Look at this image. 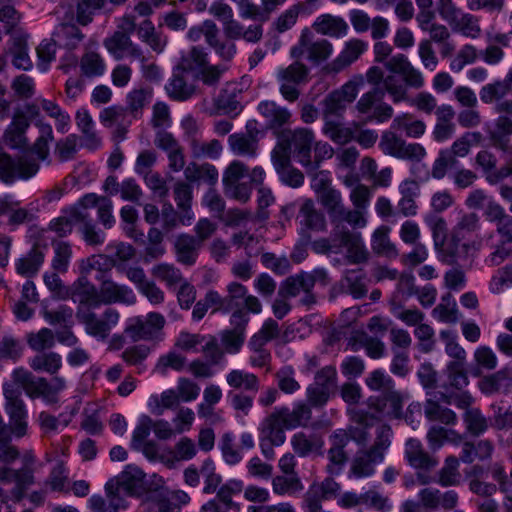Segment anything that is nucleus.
<instances>
[{"mask_svg":"<svg viewBox=\"0 0 512 512\" xmlns=\"http://www.w3.org/2000/svg\"><path fill=\"white\" fill-rule=\"evenodd\" d=\"M405 459L411 467L421 470H430L438 464L436 458L423 450L421 442L413 438L406 442Z\"/></svg>","mask_w":512,"mask_h":512,"instance_id":"26","label":"nucleus"},{"mask_svg":"<svg viewBox=\"0 0 512 512\" xmlns=\"http://www.w3.org/2000/svg\"><path fill=\"white\" fill-rule=\"evenodd\" d=\"M79 67L81 74L87 78L100 77L106 70L104 59L94 51H88L82 55Z\"/></svg>","mask_w":512,"mask_h":512,"instance_id":"38","label":"nucleus"},{"mask_svg":"<svg viewBox=\"0 0 512 512\" xmlns=\"http://www.w3.org/2000/svg\"><path fill=\"white\" fill-rule=\"evenodd\" d=\"M279 335L280 326L278 322L272 318H268L264 321L259 331L251 337L249 345L255 347L265 346L268 342L277 339Z\"/></svg>","mask_w":512,"mask_h":512,"instance_id":"46","label":"nucleus"},{"mask_svg":"<svg viewBox=\"0 0 512 512\" xmlns=\"http://www.w3.org/2000/svg\"><path fill=\"white\" fill-rule=\"evenodd\" d=\"M438 12L442 19L465 33L477 27L475 17L457 8L452 0H438Z\"/></svg>","mask_w":512,"mask_h":512,"instance_id":"20","label":"nucleus"},{"mask_svg":"<svg viewBox=\"0 0 512 512\" xmlns=\"http://www.w3.org/2000/svg\"><path fill=\"white\" fill-rule=\"evenodd\" d=\"M344 239L346 241L345 253L342 257L332 258L331 263L333 265L365 263L368 260V252L362 238L357 234L347 232Z\"/></svg>","mask_w":512,"mask_h":512,"instance_id":"22","label":"nucleus"},{"mask_svg":"<svg viewBox=\"0 0 512 512\" xmlns=\"http://www.w3.org/2000/svg\"><path fill=\"white\" fill-rule=\"evenodd\" d=\"M272 489L277 495L301 491L303 485L298 475H278L272 479Z\"/></svg>","mask_w":512,"mask_h":512,"instance_id":"62","label":"nucleus"},{"mask_svg":"<svg viewBox=\"0 0 512 512\" xmlns=\"http://www.w3.org/2000/svg\"><path fill=\"white\" fill-rule=\"evenodd\" d=\"M226 382L233 389L256 391L259 387V380L255 374L240 369H233L228 372Z\"/></svg>","mask_w":512,"mask_h":512,"instance_id":"40","label":"nucleus"},{"mask_svg":"<svg viewBox=\"0 0 512 512\" xmlns=\"http://www.w3.org/2000/svg\"><path fill=\"white\" fill-rule=\"evenodd\" d=\"M13 482L15 487L10 492L11 498L15 502H20L27 489L35 483V477L30 470L12 469L8 466L0 467V483L6 485Z\"/></svg>","mask_w":512,"mask_h":512,"instance_id":"18","label":"nucleus"},{"mask_svg":"<svg viewBox=\"0 0 512 512\" xmlns=\"http://www.w3.org/2000/svg\"><path fill=\"white\" fill-rule=\"evenodd\" d=\"M392 126L397 131L411 138H419L426 131L425 123L422 120L414 119V116L409 113L397 116L393 120Z\"/></svg>","mask_w":512,"mask_h":512,"instance_id":"36","label":"nucleus"},{"mask_svg":"<svg viewBox=\"0 0 512 512\" xmlns=\"http://www.w3.org/2000/svg\"><path fill=\"white\" fill-rule=\"evenodd\" d=\"M175 389H167L163 391L159 396L151 398L149 406L152 413L161 415L165 409H171L180 403Z\"/></svg>","mask_w":512,"mask_h":512,"instance_id":"58","label":"nucleus"},{"mask_svg":"<svg viewBox=\"0 0 512 512\" xmlns=\"http://www.w3.org/2000/svg\"><path fill=\"white\" fill-rule=\"evenodd\" d=\"M384 67L389 72L386 76L380 67L372 66L366 72V79L373 85L383 83L394 103L406 100L407 87L420 89L425 84L422 72L404 54L392 56L384 63Z\"/></svg>","mask_w":512,"mask_h":512,"instance_id":"2","label":"nucleus"},{"mask_svg":"<svg viewBox=\"0 0 512 512\" xmlns=\"http://www.w3.org/2000/svg\"><path fill=\"white\" fill-rule=\"evenodd\" d=\"M27 345L36 352H44L55 345V334L49 328H42L26 335Z\"/></svg>","mask_w":512,"mask_h":512,"instance_id":"45","label":"nucleus"},{"mask_svg":"<svg viewBox=\"0 0 512 512\" xmlns=\"http://www.w3.org/2000/svg\"><path fill=\"white\" fill-rule=\"evenodd\" d=\"M508 95H512V72L508 80L486 84L479 93L480 100L485 104L499 101Z\"/></svg>","mask_w":512,"mask_h":512,"instance_id":"34","label":"nucleus"},{"mask_svg":"<svg viewBox=\"0 0 512 512\" xmlns=\"http://www.w3.org/2000/svg\"><path fill=\"white\" fill-rule=\"evenodd\" d=\"M348 345L352 351L364 348L366 355L371 359H380L385 355V344L380 339L363 331L353 333L349 338Z\"/></svg>","mask_w":512,"mask_h":512,"instance_id":"25","label":"nucleus"},{"mask_svg":"<svg viewBox=\"0 0 512 512\" xmlns=\"http://www.w3.org/2000/svg\"><path fill=\"white\" fill-rule=\"evenodd\" d=\"M200 244L194 236L181 234L175 242L177 260L187 266L196 262Z\"/></svg>","mask_w":512,"mask_h":512,"instance_id":"28","label":"nucleus"},{"mask_svg":"<svg viewBox=\"0 0 512 512\" xmlns=\"http://www.w3.org/2000/svg\"><path fill=\"white\" fill-rule=\"evenodd\" d=\"M367 408L350 409V417L354 423L374 425L376 421L401 418L403 412V396L392 389L379 396H371L367 400Z\"/></svg>","mask_w":512,"mask_h":512,"instance_id":"6","label":"nucleus"},{"mask_svg":"<svg viewBox=\"0 0 512 512\" xmlns=\"http://www.w3.org/2000/svg\"><path fill=\"white\" fill-rule=\"evenodd\" d=\"M77 316L85 326L86 332L100 340L109 337L112 328L118 324L120 319L119 312L114 308H107L101 317L90 310L78 312Z\"/></svg>","mask_w":512,"mask_h":512,"instance_id":"9","label":"nucleus"},{"mask_svg":"<svg viewBox=\"0 0 512 512\" xmlns=\"http://www.w3.org/2000/svg\"><path fill=\"white\" fill-rule=\"evenodd\" d=\"M243 490V482L240 480H229L217 491V499L223 503L227 509L235 508L239 510V505L233 501V496L238 495Z\"/></svg>","mask_w":512,"mask_h":512,"instance_id":"59","label":"nucleus"},{"mask_svg":"<svg viewBox=\"0 0 512 512\" xmlns=\"http://www.w3.org/2000/svg\"><path fill=\"white\" fill-rule=\"evenodd\" d=\"M229 148L237 156L254 157L258 150V142L243 133H235L228 138Z\"/></svg>","mask_w":512,"mask_h":512,"instance_id":"39","label":"nucleus"},{"mask_svg":"<svg viewBox=\"0 0 512 512\" xmlns=\"http://www.w3.org/2000/svg\"><path fill=\"white\" fill-rule=\"evenodd\" d=\"M366 275L363 269H351L345 272L344 279L347 283L350 294L354 298H362L367 293L365 284Z\"/></svg>","mask_w":512,"mask_h":512,"instance_id":"57","label":"nucleus"},{"mask_svg":"<svg viewBox=\"0 0 512 512\" xmlns=\"http://www.w3.org/2000/svg\"><path fill=\"white\" fill-rule=\"evenodd\" d=\"M29 366L36 372L55 375L62 367V357L56 352H42L31 358Z\"/></svg>","mask_w":512,"mask_h":512,"instance_id":"33","label":"nucleus"},{"mask_svg":"<svg viewBox=\"0 0 512 512\" xmlns=\"http://www.w3.org/2000/svg\"><path fill=\"white\" fill-rule=\"evenodd\" d=\"M75 294L79 297V302L89 307L100 305L99 292L95 286L85 276H81L74 284Z\"/></svg>","mask_w":512,"mask_h":512,"instance_id":"44","label":"nucleus"},{"mask_svg":"<svg viewBox=\"0 0 512 512\" xmlns=\"http://www.w3.org/2000/svg\"><path fill=\"white\" fill-rule=\"evenodd\" d=\"M99 300L100 304L132 305L136 302V294L129 286L116 282L110 276H103L100 279Z\"/></svg>","mask_w":512,"mask_h":512,"instance_id":"13","label":"nucleus"},{"mask_svg":"<svg viewBox=\"0 0 512 512\" xmlns=\"http://www.w3.org/2000/svg\"><path fill=\"white\" fill-rule=\"evenodd\" d=\"M205 340L206 336L202 334L181 331L175 339L174 347L182 352L196 353L199 351L198 347L201 346Z\"/></svg>","mask_w":512,"mask_h":512,"instance_id":"61","label":"nucleus"},{"mask_svg":"<svg viewBox=\"0 0 512 512\" xmlns=\"http://www.w3.org/2000/svg\"><path fill=\"white\" fill-rule=\"evenodd\" d=\"M99 120L104 127L113 128L112 135L115 140L122 141L126 138L131 124L126 108L118 105L106 107L100 112Z\"/></svg>","mask_w":512,"mask_h":512,"instance_id":"19","label":"nucleus"},{"mask_svg":"<svg viewBox=\"0 0 512 512\" xmlns=\"http://www.w3.org/2000/svg\"><path fill=\"white\" fill-rule=\"evenodd\" d=\"M424 415L431 422H440L445 425H455L457 423L456 413L437 401L427 399L424 404Z\"/></svg>","mask_w":512,"mask_h":512,"instance_id":"35","label":"nucleus"},{"mask_svg":"<svg viewBox=\"0 0 512 512\" xmlns=\"http://www.w3.org/2000/svg\"><path fill=\"white\" fill-rule=\"evenodd\" d=\"M485 131L489 137L491 145L504 152L512 153V118L506 115H500L493 121L485 124Z\"/></svg>","mask_w":512,"mask_h":512,"instance_id":"15","label":"nucleus"},{"mask_svg":"<svg viewBox=\"0 0 512 512\" xmlns=\"http://www.w3.org/2000/svg\"><path fill=\"white\" fill-rule=\"evenodd\" d=\"M367 44L359 39H354L346 43L340 54L325 66H322V73H338L353 62H355L365 51Z\"/></svg>","mask_w":512,"mask_h":512,"instance_id":"21","label":"nucleus"},{"mask_svg":"<svg viewBox=\"0 0 512 512\" xmlns=\"http://www.w3.org/2000/svg\"><path fill=\"white\" fill-rule=\"evenodd\" d=\"M184 175L189 182L203 181L214 185L218 181L219 173L217 168L210 163H190L184 170Z\"/></svg>","mask_w":512,"mask_h":512,"instance_id":"32","label":"nucleus"},{"mask_svg":"<svg viewBox=\"0 0 512 512\" xmlns=\"http://www.w3.org/2000/svg\"><path fill=\"white\" fill-rule=\"evenodd\" d=\"M494 446L489 440H480L477 443L465 442L460 453V460L464 463H472L477 460L490 459Z\"/></svg>","mask_w":512,"mask_h":512,"instance_id":"30","label":"nucleus"},{"mask_svg":"<svg viewBox=\"0 0 512 512\" xmlns=\"http://www.w3.org/2000/svg\"><path fill=\"white\" fill-rule=\"evenodd\" d=\"M5 398V409L10 417L11 426L3 424L0 426V445L12 442V434L21 438L27 433V422L25 420L27 411L21 392L12 384L3 385Z\"/></svg>","mask_w":512,"mask_h":512,"instance_id":"8","label":"nucleus"},{"mask_svg":"<svg viewBox=\"0 0 512 512\" xmlns=\"http://www.w3.org/2000/svg\"><path fill=\"white\" fill-rule=\"evenodd\" d=\"M187 366L188 360L184 355L176 351H170L159 358L156 369L161 374H166L170 369L180 372L187 369Z\"/></svg>","mask_w":512,"mask_h":512,"instance_id":"53","label":"nucleus"},{"mask_svg":"<svg viewBox=\"0 0 512 512\" xmlns=\"http://www.w3.org/2000/svg\"><path fill=\"white\" fill-rule=\"evenodd\" d=\"M320 23L315 21L310 27L302 30L299 43L291 50L294 58L306 57L308 60L318 63L320 58Z\"/></svg>","mask_w":512,"mask_h":512,"instance_id":"14","label":"nucleus"},{"mask_svg":"<svg viewBox=\"0 0 512 512\" xmlns=\"http://www.w3.org/2000/svg\"><path fill=\"white\" fill-rule=\"evenodd\" d=\"M146 474L137 466L128 465L119 477L113 478L119 481L121 493L145 484Z\"/></svg>","mask_w":512,"mask_h":512,"instance_id":"51","label":"nucleus"},{"mask_svg":"<svg viewBox=\"0 0 512 512\" xmlns=\"http://www.w3.org/2000/svg\"><path fill=\"white\" fill-rule=\"evenodd\" d=\"M314 142V136L308 129H297L291 133L290 146L293 147L299 162L306 168L307 173L317 177V168L319 157L315 152L312 159L311 148Z\"/></svg>","mask_w":512,"mask_h":512,"instance_id":"11","label":"nucleus"},{"mask_svg":"<svg viewBox=\"0 0 512 512\" xmlns=\"http://www.w3.org/2000/svg\"><path fill=\"white\" fill-rule=\"evenodd\" d=\"M417 496L424 512H434L439 508L452 510L458 503V494L454 490L442 493L438 489L427 487L421 489Z\"/></svg>","mask_w":512,"mask_h":512,"instance_id":"16","label":"nucleus"},{"mask_svg":"<svg viewBox=\"0 0 512 512\" xmlns=\"http://www.w3.org/2000/svg\"><path fill=\"white\" fill-rule=\"evenodd\" d=\"M154 278L164 282L168 288L176 287L184 280L181 271L172 264L160 263L151 269Z\"/></svg>","mask_w":512,"mask_h":512,"instance_id":"43","label":"nucleus"},{"mask_svg":"<svg viewBox=\"0 0 512 512\" xmlns=\"http://www.w3.org/2000/svg\"><path fill=\"white\" fill-rule=\"evenodd\" d=\"M11 382L19 390H24L31 399L42 397L50 403L56 402V395L66 387V382L62 377H53L48 381L44 377H36L33 373L23 367L14 369L11 373ZM22 393V391H20Z\"/></svg>","mask_w":512,"mask_h":512,"instance_id":"7","label":"nucleus"},{"mask_svg":"<svg viewBox=\"0 0 512 512\" xmlns=\"http://www.w3.org/2000/svg\"><path fill=\"white\" fill-rule=\"evenodd\" d=\"M463 421L467 432L472 436H480L488 429L487 419L477 408L465 411Z\"/></svg>","mask_w":512,"mask_h":512,"instance_id":"54","label":"nucleus"},{"mask_svg":"<svg viewBox=\"0 0 512 512\" xmlns=\"http://www.w3.org/2000/svg\"><path fill=\"white\" fill-rule=\"evenodd\" d=\"M220 338L224 353L236 354L244 344L245 332L242 329H227L222 331Z\"/></svg>","mask_w":512,"mask_h":512,"instance_id":"63","label":"nucleus"},{"mask_svg":"<svg viewBox=\"0 0 512 512\" xmlns=\"http://www.w3.org/2000/svg\"><path fill=\"white\" fill-rule=\"evenodd\" d=\"M459 161L448 149L441 150L434 160L431 175L434 179H443L449 170L456 169Z\"/></svg>","mask_w":512,"mask_h":512,"instance_id":"47","label":"nucleus"},{"mask_svg":"<svg viewBox=\"0 0 512 512\" xmlns=\"http://www.w3.org/2000/svg\"><path fill=\"white\" fill-rule=\"evenodd\" d=\"M259 113L266 119L267 124L271 128H278L286 124L290 118L291 113L273 101H263L258 105Z\"/></svg>","mask_w":512,"mask_h":512,"instance_id":"31","label":"nucleus"},{"mask_svg":"<svg viewBox=\"0 0 512 512\" xmlns=\"http://www.w3.org/2000/svg\"><path fill=\"white\" fill-rule=\"evenodd\" d=\"M39 170L35 160L25 157L12 158L7 153L0 154V180L11 184L17 179H29Z\"/></svg>","mask_w":512,"mask_h":512,"instance_id":"10","label":"nucleus"},{"mask_svg":"<svg viewBox=\"0 0 512 512\" xmlns=\"http://www.w3.org/2000/svg\"><path fill=\"white\" fill-rule=\"evenodd\" d=\"M35 126L39 129V136L32 146V152L40 160H46L49 156V144L54 139L52 127L42 120L36 121Z\"/></svg>","mask_w":512,"mask_h":512,"instance_id":"41","label":"nucleus"},{"mask_svg":"<svg viewBox=\"0 0 512 512\" xmlns=\"http://www.w3.org/2000/svg\"><path fill=\"white\" fill-rule=\"evenodd\" d=\"M398 189L401 195L397 203L398 213L404 217L415 216L418 213L416 199L420 196L419 183L414 179H405Z\"/></svg>","mask_w":512,"mask_h":512,"instance_id":"23","label":"nucleus"},{"mask_svg":"<svg viewBox=\"0 0 512 512\" xmlns=\"http://www.w3.org/2000/svg\"><path fill=\"white\" fill-rule=\"evenodd\" d=\"M459 459L455 456L446 458L444 466L438 473V481L442 487L455 486L460 482Z\"/></svg>","mask_w":512,"mask_h":512,"instance_id":"48","label":"nucleus"},{"mask_svg":"<svg viewBox=\"0 0 512 512\" xmlns=\"http://www.w3.org/2000/svg\"><path fill=\"white\" fill-rule=\"evenodd\" d=\"M103 45L108 53L116 60H122L125 57L145 62L143 50L133 42L131 36L121 31H114L106 37Z\"/></svg>","mask_w":512,"mask_h":512,"instance_id":"12","label":"nucleus"},{"mask_svg":"<svg viewBox=\"0 0 512 512\" xmlns=\"http://www.w3.org/2000/svg\"><path fill=\"white\" fill-rule=\"evenodd\" d=\"M52 247L54 249L52 267L60 273H65L68 270V265L72 257L71 245L65 241H53Z\"/></svg>","mask_w":512,"mask_h":512,"instance_id":"56","label":"nucleus"},{"mask_svg":"<svg viewBox=\"0 0 512 512\" xmlns=\"http://www.w3.org/2000/svg\"><path fill=\"white\" fill-rule=\"evenodd\" d=\"M226 70L225 65L210 63L205 48L193 46L179 60L175 73L166 86L167 93L174 100H187L195 94L196 88L186 81L182 73H190L195 80L200 81L203 85L215 87Z\"/></svg>","mask_w":512,"mask_h":512,"instance_id":"1","label":"nucleus"},{"mask_svg":"<svg viewBox=\"0 0 512 512\" xmlns=\"http://www.w3.org/2000/svg\"><path fill=\"white\" fill-rule=\"evenodd\" d=\"M512 286V264H507L499 268L492 276L489 289L494 294L503 292L506 288Z\"/></svg>","mask_w":512,"mask_h":512,"instance_id":"64","label":"nucleus"},{"mask_svg":"<svg viewBox=\"0 0 512 512\" xmlns=\"http://www.w3.org/2000/svg\"><path fill=\"white\" fill-rule=\"evenodd\" d=\"M76 125L83 135L85 144L90 149H96L101 144V138L98 136L92 116L86 109H79L75 114Z\"/></svg>","mask_w":512,"mask_h":512,"instance_id":"29","label":"nucleus"},{"mask_svg":"<svg viewBox=\"0 0 512 512\" xmlns=\"http://www.w3.org/2000/svg\"><path fill=\"white\" fill-rule=\"evenodd\" d=\"M106 5V0H78L76 5V19L82 26L93 21L94 13Z\"/></svg>","mask_w":512,"mask_h":512,"instance_id":"49","label":"nucleus"},{"mask_svg":"<svg viewBox=\"0 0 512 512\" xmlns=\"http://www.w3.org/2000/svg\"><path fill=\"white\" fill-rule=\"evenodd\" d=\"M151 97V90L146 88H136L130 91L127 95L126 103L128 110L135 118L138 117L143 108L149 102Z\"/></svg>","mask_w":512,"mask_h":512,"instance_id":"60","label":"nucleus"},{"mask_svg":"<svg viewBox=\"0 0 512 512\" xmlns=\"http://www.w3.org/2000/svg\"><path fill=\"white\" fill-rule=\"evenodd\" d=\"M43 260L44 256L42 252L37 249H33L24 258L17 261V273L22 276L32 277L38 272Z\"/></svg>","mask_w":512,"mask_h":512,"instance_id":"52","label":"nucleus"},{"mask_svg":"<svg viewBox=\"0 0 512 512\" xmlns=\"http://www.w3.org/2000/svg\"><path fill=\"white\" fill-rule=\"evenodd\" d=\"M194 158L217 159L223 150L222 143L217 139L202 141L200 138L194 140L189 146Z\"/></svg>","mask_w":512,"mask_h":512,"instance_id":"42","label":"nucleus"},{"mask_svg":"<svg viewBox=\"0 0 512 512\" xmlns=\"http://www.w3.org/2000/svg\"><path fill=\"white\" fill-rule=\"evenodd\" d=\"M315 278L308 273H300L285 279L279 288V294L290 298L296 297L300 292L308 293L314 288Z\"/></svg>","mask_w":512,"mask_h":512,"instance_id":"27","label":"nucleus"},{"mask_svg":"<svg viewBox=\"0 0 512 512\" xmlns=\"http://www.w3.org/2000/svg\"><path fill=\"white\" fill-rule=\"evenodd\" d=\"M362 84V78L349 80L339 89L332 91L325 99V126L323 132L337 144H346L353 140L355 131L339 121L329 120L328 115L341 114L348 104L354 102Z\"/></svg>","mask_w":512,"mask_h":512,"instance_id":"4","label":"nucleus"},{"mask_svg":"<svg viewBox=\"0 0 512 512\" xmlns=\"http://www.w3.org/2000/svg\"><path fill=\"white\" fill-rule=\"evenodd\" d=\"M302 232L310 239L311 231H318L320 216L312 200H306L300 209Z\"/></svg>","mask_w":512,"mask_h":512,"instance_id":"50","label":"nucleus"},{"mask_svg":"<svg viewBox=\"0 0 512 512\" xmlns=\"http://www.w3.org/2000/svg\"><path fill=\"white\" fill-rule=\"evenodd\" d=\"M331 173L322 170V207L325 208L334 222L337 217H341L344 206L339 190L330 187Z\"/></svg>","mask_w":512,"mask_h":512,"instance_id":"24","label":"nucleus"},{"mask_svg":"<svg viewBox=\"0 0 512 512\" xmlns=\"http://www.w3.org/2000/svg\"><path fill=\"white\" fill-rule=\"evenodd\" d=\"M239 111L240 103L237 101L235 95L229 93L227 90H222L214 99L213 107L206 110L211 116L237 115Z\"/></svg>","mask_w":512,"mask_h":512,"instance_id":"37","label":"nucleus"},{"mask_svg":"<svg viewBox=\"0 0 512 512\" xmlns=\"http://www.w3.org/2000/svg\"><path fill=\"white\" fill-rule=\"evenodd\" d=\"M265 171L260 166L251 170L240 160L231 161L222 174L224 194L237 202L247 203L252 195L253 187L262 186Z\"/></svg>","mask_w":512,"mask_h":512,"instance_id":"5","label":"nucleus"},{"mask_svg":"<svg viewBox=\"0 0 512 512\" xmlns=\"http://www.w3.org/2000/svg\"><path fill=\"white\" fill-rule=\"evenodd\" d=\"M105 492V497L93 495L89 499V512H118L125 506L119 481L110 479L105 485Z\"/></svg>","mask_w":512,"mask_h":512,"instance_id":"17","label":"nucleus"},{"mask_svg":"<svg viewBox=\"0 0 512 512\" xmlns=\"http://www.w3.org/2000/svg\"><path fill=\"white\" fill-rule=\"evenodd\" d=\"M104 197H98L95 194L85 195L77 205L67 211V213L76 221L84 222L89 217L87 209L99 208L100 202L105 200Z\"/></svg>","mask_w":512,"mask_h":512,"instance_id":"55","label":"nucleus"},{"mask_svg":"<svg viewBox=\"0 0 512 512\" xmlns=\"http://www.w3.org/2000/svg\"><path fill=\"white\" fill-rule=\"evenodd\" d=\"M312 418L311 407L303 402L293 409L286 406L275 408L262 420L258 430L260 441L271 446H281L286 441V430L308 426Z\"/></svg>","mask_w":512,"mask_h":512,"instance_id":"3","label":"nucleus"}]
</instances>
